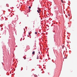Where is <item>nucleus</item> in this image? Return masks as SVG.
<instances>
[{
	"label": "nucleus",
	"mask_w": 77,
	"mask_h": 77,
	"mask_svg": "<svg viewBox=\"0 0 77 77\" xmlns=\"http://www.w3.org/2000/svg\"><path fill=\"white\" fill-rule=\"evenodd\" d=\"M38 13H40V12H41V10H37V11Z\"/></svg>",
	"instance_id": "obj_1"
},
{
	"label": "nucleus",
	"mask_w": 77,
	"mask_h": 77,
	"mask_svg": "<svg viewBox=\"0 0 77 77\" xmlns=\"http://www.w3.org/2000/svg\"><path fill=\"white\" fill-rule=\"evenodd\" d=\"M32 54H33V55H34V54H35V51H33V52H32Z\"/></svg>",
	"instance_id": "obj_2"
},
{
	"label": "nucleus",
	"mask_w": 77,
	"mask_h": 77,
	"mask_svg": "<svg viewBox=\"0 0 77 77\" xmlns=\"http://www.w3.org/2000/svg\"><path fill=\"white\" fill-rule=\"evenodd\" d=\"M34 76H35V77H38V76H37V75H34Z\"/></svg>",
	"instance_id": "obj_3"
},
{
	"label": "nucleus",
	"mask_w": 77,
	"mask_h": 77,
	"mask_svg": "<svg viewBox=\"0 0 77 77\" xmlns=\"http://www.w3.org/2000/svg\"><path fill=\"white\" fill-rule=\"evenodd\" d=\"M37 59H39V56H38L37 55Z\"/></svg>",
	"instance_id": "obj_4"
},
{
	"label": "nucleus",
	"mask_w": 77,
	"mask_h": 77,
	"mask_svg": "<svg viewBox=\"0 0 77 77\" xmlns=\"http://www.w3.org/2000/svg\"><path fill=\"white\" fill-rule=\"evenodd\" d=\"M29 9H31V7L29 6Z\"/></svg>",
	"instance_id": "obj_5"
},
{
	"label": "nucleus",
	"mask_w": 77,
	"mask_h": 77,
	"mask_svg": "<svg viewBox=\"0 0 77 77\" xmlns=\"http://www.w3.org/2000/svg\"><path fill=\"white\" fill-rule=\"evenodd\" d=\"M24 57V59H26V57Z\"/></svg>",
	"instance_id": "obj_6"
},
{
	"label": "nucleus",
	"mask_w": 77,
	"mask_h": 77,
	"mask_svg": "<svg viewBox=\"0 0 77 77\" xmlns=\"http://www.w3.org/2000/svg\"><path fill=\"white\" fill-rule=\"evenodd\" d=\"M35 34H37V32H35Z\"/></svg>",
	"instance_id": "obj_7"
},
{
	"label": "nucleus",
	"mask_w": 77,
	"mask_h": 77,
	"mask_svg": "<svg viewBox=\"0 0 77 77\" xmlns=\"http://www.w3.org/2000/svg\"><path fill=\"white\" fill-rule=\"evenodd\" d=\"M30 32H29V36H30Z\"/></svg>",
	"instance_id": "obj_8"
},
{
	"label": "nucleus",
	"mask_w": 77,
	"mask_h": 77,
	"mask_svg": "<svg viewBox=\"0 0 77 77\" xmlns=\"http://www.w3.org/2000/svg\"><path fill=\"white\" fill-rule=\"evenodd\" d=\"M61 1L62 2V3H63V0H61Z\"/></svg>",
	"instance_id": "obj_9"
},
{
	"label": "nucleus",
	"mask_w": 77,
	"mask_h": 77,
	"mask_svg": "<svg viewBox=\"0 0 77 77\" xmlns=\"http://www.w3.org/2000/svg\"><path fill=\"white\" fill-rule=\"evenodd\" d=\"M38 9H39V7L38 8Z\"/></svg>",
	"instance_id": "obj_10"
},
{
	"label": "nucleus",
	"mask_w": 77,
	"mask_h": 77,
	"mask_svg": "<svg viewBox=\"0 0 77 77\" xmlns=\"http://www.w3.org/2000/svg\"><path fill=\"white\" fill-rule=\"evenodd\" d=\"M39 54H40V52H38Z\"/></svg>",
	"instance_id": "obj_11"
},
{
	"label": "nucleus",
	"mask_w": 77,
	"mask_h": 77,
	"mask_svg": "<svg viewBox=\"0 0 77 77\" xmlns=\"http://www.w3.org/2000/svg\"><path fill=\"white\" fill-rule=\"evenodd\" d=\"M34 24H35V23H34Z\"/></svg>",
	"instance_id": "obj_12"
}]
</instances>
